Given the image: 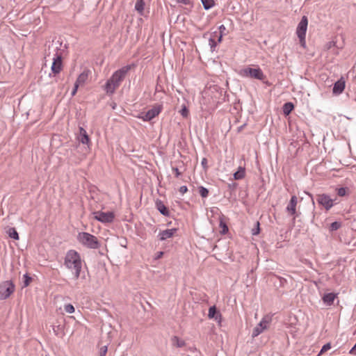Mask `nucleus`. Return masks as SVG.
<instances>
[{"label":"nucleus","mask_w":356,"mask_h":356,"mask_svg":"<svg viewBox=\"0 0 356 356\" xmlns=\"http://www.w3.org/2000/svg\"><path fill=\"white\" fill-rule=\"evenodd\" d=\"M64 264L67 268L72 272L75 280L80 277L82 264L81 257L76 251L70 250L67 252Z\"/></svg>","instance_id":"nucleus-1"},{"label":"nucleus","mask_w":356,"mask_h":356,"mask_svg":"<svg viewBox=\"0 0 356 356\" xmlns=\"http://www.w3.org/2000/svg\"><path fill=\"white\" fill-rule=\"evenodd\" d=\"M130 69V65H126L113 74L105 85V89L108 94L111 95L114 93L115 89L120 86L121 82L124 79Z\"/></svg>","instance_id":"nucleus-2"},{"label":"nucleus","mask_w":356,"mask_h":356,"mask_svg":"<svg viewBox=\"0 0 356 356\" xmlns=\"http://www.w3.org/2000/svg\"><path fill=\"white\" fill-rule=\"evenodd\" d=\"M78 241L87 248L96 249L99 247V241L96 236L87 233L81 232L77 236Z\"/></svg>","instance_id":"nucleus-3"},{"label":"nucleus","mask_w":356,"mask_h":356,"mask_svg":"<svg viewBox=\"0 0 356 356\" xmlns=\"http://www.w3.org/2000/svg\"><path fill=\"white\" fill-rule=\"evenodd\" d=\"M240 74L242 76L255 79L260 81H263L266 78V76L264 75L262 70L259 67H245L241 70Z\"/></svg>","instance_id":"nucleus-4"},{"label":"nucleus","mask_w":356,"mask_h":356,"mask_svg":"<svg viewBox=\"0 0 356 356\" xmlns=\"http://www.w3.org/2000/svg\"><path fill=\"white\" fill-rule=\"evenodd\" d=\"M15 284L12 281H5L0 284V300L8 298L15 291Z\"/></svg>","instance_id":"nucleus-5"},{"label":"nucleus","mask_w":356,"mask_h":356,"mask_svg":"<svg viewBox=\"0 0 356 356\" xmlns=\"http://www.w3.org/2000/svg\"><path fill=\"white\" fill-rule=\"evenodd\" d=\"M334 200H335L332 199L327 194H319L316 196L317 202L327 211L330 210L334 206Z\"/></svg>","instance_id":"nucleus-6"},{"label":"nucleus","mask_w":356,"mask_h":356,"mask_svg":"<svg viewBox=\"0 0 356 356\" xmlns=\"http://www.w3.org/2000/svg\"><path fill=\"white\" fill-rule=\"evenodd\" d=\"M162 110L161 105H156L154 106L152 108L147 111L145 113L143 114L139 118H141L143 121L148 122L157 116Z\"/></svg>","instance_id":"nucleus-7"},{"label":"nucleus","mask_w":356,"mask_h":356,"mask_svg":"<svg viewBox=\"0 0 356 356\" xmlns=\"http://www.w3.org/2000/svg\"><path fill=\"white\" fill-rule=\"evenodd\" d=\"M93 215L96 220L104 223L111 222L115 218L113 212L96 211Z\"/></svg>","instance_id":"nucleus-8"},{"label":"nucleus","mask_w":356,"mask_h":356,"mask_svg":"<svg viewBox=\"0 0 356 356\" xmlns=\"http://www.w3.org/2000/svg\"><path fill=\"white\" fill-rule=\"evenodd\" d=\"M307 24H308V19L306 16H303L299 22L297 30H296V34L299 38V40H303L304 37L306 35V31L307 29Z\"/></svg>","instance_id":"nucleus-9"},{"label":"nucleus","mask_w":356,"mask_h":356,"mask_svg":"<svg viewBox=\"0 0 356 356\" xmlns=\"http://www.w3.org/2000/svg\"><path fill=\"white\" fill-rule=\"evenodd\" d=\"M298 203V198L296 195H293L286 206V211L289 215L293 216L294 221L296 217V206Z\"/></svg>","instance_id":"nucleus-10"},{"label":"nucleus","mask_w":356,"mask_h":356,"mask_svg":"<svg viewBox=\"0 0 356 356\" xmlns=\"http://www.w3.org/2000/svg\"><path fill=\"white\" fill-rule=\"evenodd\" d=\"M268 321L266 318H263L260 323L253 329L252 333V337L254 338L262 333L265 330L267 329Z\"/></svg>","instance_id":"nucleus-11"},{"label":"nucleus","mask_w":356,"mask_h":356,"mask_svg":"<svg viewBox=\"0 0 356 356\" xmlns=\"http://www.w3.org/2000/svg\"><path fill=\"white\" fill-rule=\"evenodd\" d=\"M53 60L51 70L54 74H58L62 68V56L61 55L56 54Z\"/></svg>","instance_id":"nucleus-12"},{"label":"nucleus","mask_w":356,"mask_h":356,"mask_svg":"<svg viewBox=\"0 0 356 356\" xmlns=\"http://www.w3.org/2000/svg\"><path fill=\"white\" fill-rule=\"evenodd\" d=\"M77 138L82 144L89 145L90 143L89 136L86 131L83 127H79V134Z\"/></svg>","instance_id":"nucleus-13"},{"label":"nucleus","mask_w":356,"mask_h":356,"mask_svg":"<svg viewBox=\"0 0 356 356\" xmlns=\"http://www.w3.org/2000/svg\"><path fill=\"white\" fill-rule=\"evenodd\" d=\"M208 317L209 318H213L215 321L220 323L221 321L222 315L218 311L216 306H212V307H210L209 309Z\"/></svg>","instance_id":"nucleus-14"},{"label":"nucleus","mask_w":356,"mask_h":356,"mask_svg":"<svg viewBox=\"0 0 356 356\" xmlns=\"http://www.w3.org/2000/svg\"><path fill=\"white\" fill-rule=\"evenodd\" d=\"M155 205L156 209L163 216H168L170 215V211L168 208L164 204L163 201L157 199L155 202Z\"/></svg>","instance_id":"nucleus-15"},{"label":"nucleus","mask_w":356,"mask_h":356,"mask_svg":"<svg viewBox=\"0 0 356 356\" xmlns=\"http://www.w3.org/2000/svg\"><path fill=\"white\" fill-rule=\"evenodd\" d=\"M345 88V81L341 78L338 80L334 84L332 92L335 95L341 94Z\"/></svg>","instance_id":"nucleus-16"},{"label":"nucleus","mask_w":356,"mask_h":356,"mask_svg":"<svg viewBox=\"0 0 356 356\" xmlns=\"http://www.w3.org/2000/svg\"><path fill=\"white\" fill-rule=\"evenodd\" d=\"M176 232L177 229L175 228L163 230L159 233V238L161 241H165L172 237Z\"/></svg>","instance_id":"nucleus-17"},{"label":"nucleus","mask_w":356,"mask_h":356,"mask_svg":"<svg viewBox=\"0 0 356 356\" xmlns=\"http://www.w3.org/2000/svg\"><path fill=\"white\" fill-rule=\"evenodd\" d=\"M336 296H337V294H335L334 293H328L324 294L322 299H323V302L326 305L330 306L333 304Z\"/></svg>","instance_id":"nucleus-18"},{"label":"nucleus","mask_w":356,"mask_h":356,"mask_svg":"<svg viewBox=\"0 0 356 356\" xmlns=\"http://www.w3.org/2000/svg\"><path fill=\"white\" fill-rule=\"evenodd\" d=\"M88 78V72L87 71H84L81 74H79L75 83H76L79 86H82L86 83Z\"/></svg>","instance_id":"nucleus-19"},{"label":"nucleus","mask_w":356,"mask_h":356,"mask_svg":"<svg viewBox=\"0 0 356 356\" xmlns=\"http://www.w3.org/2000/svg\"><path fill=\"white\" fill-rule=\"evenodd\" d=\"M294 108V105L291 102H286L283 105L282 111L284 115H289Z\"/></svg>","instance_id":"nucleus-20"},{"label":"nucleus","mask_w":356,"mask_h":356,"mask_svg":"<svg viewBox=\"0 0 356 356\" xmlns=\"http://www.w3.org/2000/svg\"><path fill=\"white\" fill-rule=\"evenodd\" d=\"M145 8V2L143 0H136V4H135V10L138 11V13L140 15H143Z\"/></svg>","instance_id":"nucleus-21"},{"label":"nucleus","mask_w":356,"mask_h":356,"mask_svg":"<svg viewBox=\"0 0 356 356\" xmlns=\"http://www.w3.org/2000/svg\"><path fill=\"white\" fill-rule=\"evenodd\" d=\"M245 176V169L242 167H240L238 170L234 173V179L238 180L241 179Z\"/></svg>","instance_id":"nucleus-22"},{"label":"nucleus","mask_w":356,"mask_h":356,"mask_svg":"<svg viewBox=\"0 0 356 356\" xmlns=\"http://www.w3.org/2000/svg\"><path fill=\"white\" fill-rule=\"evenodd\" d=\"M6 232L10 238H12L15 240L19 239V235H18V233L16 231L15 228L10 227Z\"/></svg>","instance_id":"nucleus-23"},{"label":"nucleus","mask_w":356,"mask_h":356,"mask_svg":"<svg viewBox=\"0 0 356 356\" xmlns=\"http://www.w3.org/2000/svg\"><path fill=\"white\" fill-rule=\"evenodd\" d=\"M172 341L173 345H175V346H176L177 347H179V348L183 347L186 344L184 341L180 339L177 337H174L172 339Z\"/></svg>","instance_id":"nucleus-24"},{"label":"nucleus","mask_w":356,"mask_h":356,"mask_svg":"<svg viewBox=\"0 0 356 356\" xmlns=\"http://www.w3.org/2000/svg\"><path fill=\"white\" fill-rule=\"evenodd\" d=\"M201 1L205 10H209L214 6L213 0H201Z\"/></svg>","instance_id":"nucleus-25"},{"label":"nucleus","mask_w":356,"mask_h":356,"mask_svg":"<svg viewBox=\"0 0 356 356\" xmlns=\"http://www.w3.org/2000/svg\"><path fill=\"white\" fill-rule=\"evenodd\" d=\"M341 222L335 221L330 224L329 230L330 232L336 231V230L339 229L341 227Z\"/></svg>","instance_id":"nucleus-26"},{"label":"nucleus","mask_w":356,"mask_h":356,"mask_svg":"<svg viewBox=\"0 0 356 356\" xmlns=\"http://www.w3.org/2000/svg\"><path fill=\"white\" fill-rule=\"evenodd\" d=\"M32 278L28 274H24L23 275V287L28 286Z\"/></svg>","instance_id":"nucleus-27"},{"label":"nucleus","mask_w":356,"mask_h":356,"mask_svg":"<svg viewBox=\"0 0 356 356\" xmlns=\"http://www.w3.org/2000/svg\"><path fill=\"white\" fill-rule=\"evenodd\" d=\"M348 191V188L345 187L337 188V193L339 197H344L345 195H346Z\"/></svg>","instance_id":"nucleus-28"},{"label":"nucleus","mask_w":356,"mask_h":356,"mask_svg":"<svg viewBox=\"0 0 356 356\" xmlns=\"http://www.w3.org/2000/svg\"><path fill=\"white\" fill-rule=\"evenodd\" d=\"M199 193L202 197H207L209 195V190L204 186H200Z\"/></svg>","instance_id":"nucleus-29"},{"label":"nucleus","mask_w":356,"mask_h":356,"mask_svg":"<svg viewBox=\"0 0 356 356\" xmlns=\"http://www.w3.org/2000/svg\"><path fill=\"white\" fill-rule=\"evenodd\" d=\"M209 44L211 51H214L215 48L217 45V42L216 41V38H213V37L210 38L209 40Z\"/></svg>","instance_id":"nucleus-30"},{"label":"nucleus","mask_w":356,"mask_h":356,"mask_svg":"<svg viewBox=\"0 0 356 356\" xmlns=\"http://www.w3.org/2000/svg\"><path fill=\"white\" fill-rule=\"evenodd\" d=\"M220 227L222 229L221 234H225L228 232V227L222 220L220 221Z\"/></svg>","instance_id":"nucleus-31"},{"label":"nucleus","mask_w":356,"mask_h":356,"mask_svg":"<svg viewBox=\"0 0 356 356\" xmlns=\"http://www.w3.org/2000/svg\"><path fill=\"white\" fill-rule=\"evenodd\" d=\"M64 309L68 314H72V313L74 312V307L71 304L65 305Z\"/></svg>","instance_id":"nucleus-32"},{"label":"nucleus","mask_w":356,"mask_h":356,"mask_svg":"<svg viewBox=\"0 0 356 356\" xmlns=\"http://www.w3.org/2000/svg\"><path fill=\"white\" fill-rule=\"evenodd\" d=\"M330 348H331V345L330 343H327L323 345L318 356H319L320 355L323 354V353L327 351Z\"/></svg>","instance_id":"nucleus-33"},{"label":"nucleus","mask_w":356,"mask_h":356,"mask_svg":"<svg viewBox=\"0 0 356 356\" xmlns=\"http://www.w3.org/2000/svg\"><path fill=\"white\" fill-rule=\"evenodd\" d=\"M180 113L184 118L188 117L189 112L186 106L184 105L182 106V108L180 111Z\"/></svg>","instance_id":"nucleus-34"},{"label":"nucleus","mask_w":356,"mask_h":356,"mask_svg":"<svg viewBox=\"0 0 356 356\" xmlns=\"http://www.w3.org/2000/svg\"><path fill=\"white\" fill-rule=\"evenodd\" d=\"M256 227L252 229V235H257L259 233L260 229H259V222H256Z\"/></svg>","instance_id":"nucleus-35"},{"label":"nucleus","mask_w":356,"mask_h":356,"mask_svg":"<svg viewBox=\"0 0 356 356\" xmlns=\"http://www.w3.org/2000/svg\"><path fill=\"white\" fill-rule=\"evenodd\" d=\"M108 350L107 346H104L100 348L99 355L100 356H106V354Z\"/></svg>","instance_id":"nucleus-36"},{"label":"nucleus","mask_w":356,"mask_h":356,"mask_svg":"<svg viewBox=\"0 0 356 356\" xmlns=\"http://www.w3.org/2000/svg\"><path fill=\"white\" fill-rule=\"evenodd\" d=\"M179 191L181 194L184 195L188 191V188L186 186H182L179 188Z\"/></svg>","instance_id":"nucleus-37"},{"label":"nucleus","mask_w":356,"mask_h":356,"mask_svg":"<svg viewBox=\"0 0 356 356\" xmlns=\"http://www.w3.org/2000/svg\"><path fill=\"white\" fill-rule=\"evenodd\" d=\"M79 87V85H77L76 83H74V88H73V90H72V91L71 92L72 96H74L76 95Z\"/></svg>","instance_id":"nucleus-38"},{"label":"nucleus","mask_w":356,"mask_h":356,"mask_svg":"<svg viewBox=\"0 0 356 356\" xmlns=\"http://www.w3.org/2000/svg\"><path fill=\"white\" fill-rule=\"evenodd\" d=\"M178 3H183L184 5H190L191 1L190 0H177Z\"/></svg>","instance_id":"nucleus-39"},{"label":"nucleus","mask_w":356,"mask_h":356,"mask_svg":"<svg viewBox=\"0 0 356 356\" xmlns=\"http://www.w3.org/2000/svg\"><path fill=\"white\" fill-rule=\"evenodd\" d=\"M214 35L213 38H218V42H220L222 41V35L220 34L219 35H217V32L213 33Z\"/></svg>","instance_id":"nucleus-40"},{"label":"nucleus","mask_w":356,"mask_h":356,"mask_svg":"<svg viewBox=\"0 0 356 356\" xmlns=\"http://www.w3.org/2000/svg\"><path fill=\"white\" fill-rule=\"evenodd\" d=\"M202 165L204 169L207 168V159L206 158L202 160Z\"/></svg>","instance_id":"nucleus-41"},{"label":"nucleus","mask_w":356,"mask_h":356,"mask_svg":"<svg viewBox=\"0 0 356 356\" xmlns=\"http://www.w3.org/2000/svg\"><path fill=\"white\" fill-rule=\"evenodd\" d=\"M172 170L175 172V176L177 177H179L181 175V172L179 171V169L177 168H173Z\"/></svg>","instance_id":"nucleus-42"},{"label":"nucleus","mask_w":356,"mask_h":356,"mask_svg":"<svg viewBox=\"0 0 356 356\" xmlns=\"http://www.w3.org/2000/svg\"><path fill=\"white\" fill-rule=\"evenodd\" d=\"M60 326H53V331L55 333L56 335H58V330L60 329Z\"/></svg>","instance_id":"nucleus-43"},{"label":"nucleus","mask_w":356,"mask_h":356,"mask_svg":"<svg viewBox=\"0 0 356 356\" xmlns=\"http://www.w3.org/2000/svg\"><path fill=\"white\" fill-rule=\"evenodd\" d=\"M226 30V28L225 26L222 24L219 26V31H220V34H222L223 33V32Z\"/></svg>","instance_id":"nucleus-44"},{"label":"nucleus","mask_w":356,"mask_h":356,"mask_svg":"<svg viewBox=\"0 0 356 356\" xmlns=\"http://www.w3.org/2000/svg\"><path fill=\"white\" fill-rule=\"evenodd\" d=\"M350 354H355L356 355V343L355 344V346L351 348V350H350Z\"/></svg>","instance_id":"nucleus-45"},{"label":"nucleus","mask_w":356,"mask_h":356,"mask_svg":"<svg viewBox=\"0 0 356 356\" xmlns=\"http://www.w3.org/2000/svg\"><path fill=\"white\" fill-rule=\"evenodd\" d=\"M300 42L302 46L305 47V37H304V40H300Z\"/></svg>","instance_id":"nucleus-46"},{"label":"nucleus","mask_w":356,"mask_h":356,"mask_svg":"<svg viewBox=\"0 0 356 356\" xmlns=\"http://www.w3.org/2000/svg\"><path fill=\"white\" fill-rule=\"evenodd\" d=\"M162 254H163V252H159V257H160Z\"/></svg>","instance_id":"nucleus-47"},{"label":"nucleus","mask_w":356,"mask_h":356,"mask_svg":"<svg viewBox=\"0 0 356 356\" xmlns=\"http://www.w3.org/2000/svg\"><path fill=\"white\" fill-rule=\"evenodd\" d=\"M355 230H356V229H355Z\"/></svg>","instance_id":"nucleus-48"}]
</instances>
